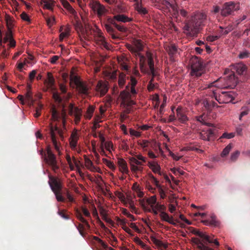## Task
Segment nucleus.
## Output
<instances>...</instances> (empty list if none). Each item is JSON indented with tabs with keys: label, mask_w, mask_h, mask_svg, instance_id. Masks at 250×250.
<instances>
[{
	"label": "nucleus",
	"mask_w": 250,
	"mask_h": 250,
	"mask_svg": "<svg viewBox=\"0 0 250 250\" xmlns=\"http://www.w3.org/2000/svg\"><path fill=\"white\" fill-rule=\"evenodd\" d=\"M137 11L142 15H146L147 13V11L145 8L142 7L141 5H140L138 4L137 6L136 7Z\"/></svg>",
	"instance_id": "nucleus-46"
},
{
	"label": "nucleus",
	"mask_w": 250,
	"mask_h": 250,
	"mask_svg": "<svg viewBox=\"0 0 250 250\" xmlns=\"http://www.w3.org/2000/svg\"><path fill=\"white\" fill-rule=\"evenodd\" d=\"M243 46L246 47L250 48V40L249 38H247L244 39L243 42Z\"/></svg>",
	"instance_id": "nucleus-64"
},
{
	"label": "nucleus",
	"mask_w": 250,
	"mask_h": 250,
	"mask_svg": "<svg viewBox=\"0 0 250 250\" xmlns=\"http://www.w3.org/2000/svg\"><path fill=\"white\" fill-rule=\"evenodd\" d=\"M47 157L45 158L46 163L51 167L52 170L57 173L59 170V166L56 160V156L52 153L50 148L47 150Z\"/></svg>",
	"instance_id": "nucleus-9"
},
{
	"label": "nucleus",
	"mask_w": 250,
	"mask_h": 250,
	"mask_svg": "<svg viewBox=\"0 0 250 250\" xmlns=\"http://www.w3.org/2000/svg\"><path fill=\"white\" fill-rule=\"evenodd\" d=\"M160 216L163 220L173 225H176V223L173 220V217H170L168 214L166 212L162 211L160 214Z\"/></svg>",
	"instance_id": "nucleus-28"
},
{
	"label": "nucleus",
	"mask_w": 250,
	"mask_h": 250,
	"mask_svg": "<svg viewBox=\"0 0 250 250\" xmlns=\"http://www.w3.org/2000/svg\"><path fill=\"white\" fill-rule=\"evenodd\" d=\"M132 52L136 53L140 59V67L142 71H144L146 69V57L142 55L139 52L143 50V46L140 42H138L136 45V48L131 47L129 49Z\"/></svg>",
	"instance_id": "nucleus-10"
},
{
	"label": "nucleus",
	"mask_w": 250,
	"mask_h": 250,
	"mask_svg": "<svg viewBox=\"0 0 250 250\" xmlns=\"http://www.w3.org/2000/svg\"><path fill=\"white\" fill-rule=\"evenodd\" d=\"M149 142L147 140H142L141 142H138V145L140 146L141 147H143L144 148H146L148 146V145L149 144Z\"/></svg>",
	"instance_id": "nucleus-57"
},
{
	"label": "nucleus",
	"mask_w": 250,
	"mask_h": 250,
	"mask_svg": "<svg viewBox=\"0 0 250 250\" xmlns=\"http://www.w3.org/2000/svg\"><path fill=\"white\" fill-rule=\"evenodd\" d=\"M103 162L111 169H114L115 167L114 164L106 159H103Z\"/></svg>",
	"instance_id": "nucleus-52"
},
{
	"label": "nucleus",
	"mask_w": 250,
	"mask_h": 250,
	"mask_svg": "<svg viewBox=\"0 0 250 250\" xmlns=\"http://www.w3.org/2000/svg\"><path fill=\"white\" fill-rule=\"evenodd\" d=\"M204 106L206 107V108H207L208 110H211V104H210V100H205L204 101Z\"/></svg>",
	"instance_id": "nucleus-62"
},
{
	"label": "nucleus",
	"mask_w": 250,
	"mask_h": 250,
	"mask_svg": "<svg viewBox=\"0 0 250 250\" xmlns=\"http://www.w3.org/2000/svg\"><path fill=\"white\" fill-rule=\"evenodd\" d=\"M232 148V145L231 144H229L222 151L221 156L222 157H224L226 156H227L229 152H230V150Z\"/></svg>",
	"instance_id": "nucleus-38"
},
{
	"label": "nucleus",
	"mask_w": 250,
	"mask_h": 250,
	"mask_svg": "<svg viewBox=\"0 0 250 250\" xmlns=\"http://www.w3.org/2000/svg\"><path fill=\"white\" fill-rule=\"evenodd\" d=\"M94 107L92 105H90L88 107L86 113L84 115L85 118L88 120H90L93 115V112L94 111Z\"/></svg>",
	"instance_id": "nucleus-36"
},
{
	"label": "nucleus",
	"mask_w": 250,
	"mask_h": 250,
	"mask_svg": "<svg viewBox=\"0 0 250 250\" xmlns=\"http://www.w3.org/2000/svg\"><path fill=\"white\" fill-rule=\"evenodd\" d=\"M96 90L100 93L101 96H104L108 91L106 83L102 81H99L96 86Z\"/></svg>",
	"instance_id": "nucleus-19"
},
{
	"label": "nucleus",
	"mask_w": 250,
	"mask_h": 250,
	"mask_svg": "<svg viewBox=\"0 0 250 250\" xmlns=\"http://www.w3.org/2000/svg\"><path fill=\"white\" fill-rule=\"evenodd\" d=\"M12 37V31L10 30H9L8 32L6 33L5 37L2 39V44L3 43H5L8 42H9L11 38Z\"/></svg>",
	"instance_id": "nucleus-44"
},
{
	"label": "nucleus",
	"mask_w": 250,
	"mask_h": 250,
	"mask_svg": "<svg viewBox=\"0 0 250 250\" xmlns=\"http://www.w3.org/2000/svg\"><path fill=\"white\" fill-rule=\"evenodd\" d=\"M105 28L107 32L111 36L113 39H116L118 38V37L114 34V30L110 25L105 24Z\"/></svg>",
	"instance_id": "nucleus-32"
},
{
	"label": "nucleus",
	"mask_w": 250,
	"mask_h": 250,
	"mask_svg": "<svg viewBox=\"0 0 250 250\" xmlns=\"http://www.w3.org/2000/svg\"><path fill=\"white\" fill-rule=\"evenodd\" d=\"M104 146L109 151V153H111V149H113V145L111 141L106 142L104 145Z\"/></svg>",
	"instance_id": "nucleus-43"
},
{
	"label": "nucleus",
	"mask_w": 250,
	"mask_h": 250,
	"mask_svg": "<svg viewBox=\"0 0 250 250\" xmlns=\"http://www.w3.org/2000/svg\"><path fill=\"white\" fill-rule=\"evenodd\" d=\"M190 63L191 75L197 77L200 76L203 72V65L201 60L199 58L194 57L191 59Z\"/></svg>",
	"instance_id": "nucleus-6"
},
{
	"label": "nucleus",
	"mask_w": 250,
	"mask_h": 250,
	"mask_svg": "<svg viewBox=\"0 0 250 250\" xmlns=\"http://www.w3.org/2000/svg\"><path fill=\"white\" fill-rule=\"evenodd\" d=\"M237 82L238 79L232 71L230 72L229 76H227L226 78V83L227 87L234 88L236 86Z\"/></svg>",
	"instance_id": "nucleus-15"
},
{
	"label": "nucleus",
	"mask_w": 250,
	"mask_h": 250,
	"mask_svg": "<svg viewBox=\"0 0 250 250\" xmlns=\"http://www.w3.org/2000/svg\"><path fill=\"white\" fill-rule=\"evenodd\" d=\"M240 152L239 150H236L231 154L230 160L231 162H235L238 158Z\"/></svg>",
	"instance_id": "nucleus-45"
},
{
	"label": "nucleus",
	"mask_w": 250,
	"mask_h": 250,
	"mask_svg": "<svg viewBox=\"0 0 250 250\" xmlns=\"http://www.w3.org/2000/svg\"><path fill=\"white\" fill-rule=\"evenodd\" d=\"M59 88H60V90H61L62 94H65L66 93L67 87L65 86V85H64V84L62 83H60L59 84Z\"/></svg>",
	"instance_id": "nucleus-60"
},
{
	"label": "nucleus",
	"mask_w": 250,
	"mask_h": 250,
	"mask_svg": "<svg viewBox=\"0 0 250 250\" xmlns=\"http://www.w3.org/2000/svg\"><path fill=\"white\" fill-rule=\"evenodd\" d=\"M160 2L167 7H170L173 9L174 14L178 13L177 6L174 4V0H160Z\"/></svg>",
	"instance_id": "nucleus-22"
},
{
	"label": "nucleus",
	"mask_w": 250,
	"mask_h": 250,
	"mask_svg": "<svg viewBox=\"0 0 250 250\" xmlns=\"http://www.w3.org/2000/svg\"><path fill=\"white\" fill-rule=\"evenodd\" d=\"M239 4L235 3L233 1H229L224 4L221 9V15L226 17L231 14L232 12L239 9Z\"/></svg>",
	"instance_id": "nucleus-8"
},
{
	"label": "nucleus",
	"mask_w": 250,
	"mask_h": 250,
	"mask_svg": "<svg viewBox=\"0 0 250 250\" xmlns=\"http://www.w3.org/2000/svg\"><path fill=\"white\" fill-rule=\"evenodd\" d=\"M76 216L81 222H85V219L83 217L82 214L78 209L75 210Z\"/></svg>",
	"instance_id": "nucleus-49"
},
{
	"label": "nucleus",
	"mask_w": 250,
	"mask_h": 250,
	"mask_svg": "<svg viewBox=\"0 0 250 250\" xmlns=\"http://www.w3.org/2000/svg\"><path fill=\"white\" fill-rule=\"evenodd\" d=\"M233 69L238 75H245L247 71V67L243 63L240 62L234 64Z\"/></svg>",
	"instance_id": "nucleus-18"
},
{
	"label": "nucleus",
	"mask_w": 250,
	"mask_h": 250,
	"mask_svg": "<svg viewBox=\"0 0 250 250\" xmlns=\"http://www.w3.org/2000/svg\"><path fill=\"white\" fill-rule=\"evenodd\" d=\"M69 35V31L66 29L65 31L62 32L60 35V40L62 41L63 40Z\"/></svg>",
	"instance_id": "nucleus-59"
},
{
	"label": "nucleus",
	"mask_w": 250,
	"mask_h": 250,
	"mask_svg": "<svg viewBox=\"0 0 250 250\" xmlns=\"http://www.w3.org/2000/svg\"><path fill=\"white\" fill-rule=\"evenodd\" d=\"M44 3L43 7L48 10H53V3L51 0H43Z\"/></svg>",
	"instance_id": "nucleus-41"
},
{
	"label": "nucleus",
	"mask_w": 250,
	"mask_h": 250,
	"mask_svg": "<svg viewBox=\"0 0 250 250\" xmlns=\"http://www.w3.org/2000/svg\"><path fill=\"white\" fill-rule=\"evenodd\" d=\"M152 242L161 250H166L167 248V244L164 243L162 241L158 240L154 236H151Z\"/></svg>",
	"instance_id": "nucleus-21"
},
{
	"label": "nucleus",
	"mask_w": 250,
	"mask_h": 250,
	"mask_svg": "<svg viewBox=\"0 0 250 250\" xmlns=\"http://www.w3.org/2000/svg\"><path fill=\"white\" fill-rule=\"evenodd\" d=\"M158 192L160 195L161 198L162 199H164L166 197V193L165 191L163 190L161 186H160L159 188H157Z\"/></svg>",
	"instance_id": "nucleus-63"
},
{
	"label": "nucleus",
	"mask_w": 250,
	"mask_h": 250,
	"mask_svg": "<svg viewBox=\"0 0 250 250\" xmlns=\"http://www.w3.org/2000/svg\"><path fill=\"white\" fill-rule=\"evenodd\" d=\"M59 117V115L57 111L55 108L52 109L51 119L55 121H57Z\"/></svg>",
	"instance_id": "nucleus-48"
},
{
	"label": "nucleus",
	"mask_w": 250,
	"mask_h": 250,
	"mask_svg": "<svg viewBox=\"0 0 250 250\" xmlns=\"http://www.w3.org/2000/svg\"><path fill=\"white\" fill-rule=\"evenodd\" d=\"M114 19L118 21H121L123 22H130L132 21V18H128V17L123 14H118L114 16Z\"/></svg>",
	"instance_id": "nucleus-30"
},
{
	"label": "nucleus",
	"mask_w": 250,
	"mask_h": 250,
	"mask_svg": "<svg viewBox=\"0 0 250 250\" xmlns=\"http://www.w3.org/2000/svg\"><path fill=\"white\" fill-rule=\"evenodd\" d=\"M69 107V114L71 116L74 115L76 123H78L80 121L82 115V110L78 107L74 106L72 104H70Z\"/></svg>",
	"instance_id": "nucleus-14"
},
{
	"label": "nucleus",
	"mask_w": 250,
	"mask_h": 250,
	"mask_svg": "<svg viewBox=\"0 0 250 250\" xmlns=\"http://www.w3.org/2000/svg\"><path fill=\"white\" fill-rule=\"evenodd\" d=\"M146 57L147 59V63L150 69V74L152 75L151 79L153 78L154 79V77L157 76V73L155 71L153 59L152 55L148 52L146 53Z\"/></svg>",
	"instance_id": "nucleus-17"
},
{
	"label": "nucleus",
	"mask_w": 250,
	"mask_h": 250,
	"mask_svg": "<svg viewBox=\"0 0 250 250\" xmlns=\"http://www.w3.org/2000/svg\"><path fill=\"white\" fill-rule=\"evenodd\" d=\"M89 5L99 18L101 17L106 11L105 7L98 1L91 0L89 2Z\"/></svg>",
	"instance_id": "nucleus-11"
},
{
	"label": "nucleus",
	"mask_w": 250,
	"mask_h": 250,
	"mask_svg": "<svg viewBox=\"0 0 250 250\" xmlns=\"http://www.w3.org/2000/svg\"><path fill=\"white\" fill-rule=\"evenodd\" d=\"M79 139V137L77 133H73L71 135V139H70L69 144L70 147L73 150L77 149V142Z\"/></svg>",
	"instance_id": "nucleus-24"
},
{
	"label": "nucleus",
	"mask_w": 250,
	"mask_h": 250,
	"mask_svg": "<svg viewBox=\"0 0 250 250\" xmlns=\"http://www.w3.org/2000/svg\"><path fill=\"white\" fill-rule=\"evenodd\" d=\"M93 239L96 241L99 244H100L104 249H106L107 248V245L98 237L94 236L93 237Z\"/></svg>",
	"instance_id": "nucleus-42"
},
{
	"label": "nucleus",
	"mask_w": 250,
	"mask_h": 250,
	"mask_svg": "<svg viewBox=\"0 0 250 250\" xmlns=\"http://www.w3.org/2000/svg\"><path fill=\"white\" fill-rule=\"evenodd\" d=\"M238 57L240 59H245L250 57V52L249 51L244 49L242 51H240L239 55H238Z\"/></svg>",
	"instance_id": "nucleus-35"
},
{
	"label": "nucleus",
	"mask_w": 250,
	"mask_h": 250,
	"mask_svg": "<svg viewBox=\"0 0 250 250\" xmlns=\"http://www.w3.org/2000/svg\"><path fill=\"white\" fill-rule=\"evenodd\" d=\"M49 178L48 183L52 190L55 195L57 200L59 202H64V198L62 195V186L60 181L58 178L51 175L49 176Z\"/></svg>",
	"instance_id": "nucleus-2"
},
{
	"label": "nucleus",
	"mask_w": 250,
	"mask_h": 250,
	"mask_svg": "<svg viewBox=\"0 0 250 250\" xmlns=\"http://www.w3.org/2000/svg\"><path fill=\"white\" fill-rule=\"evenodd\" d=\"M213 130L208 129L207 131H202L200 133V138L204 140H209L211 136L213 135Z\"/></svg>",
	"instance_id": "nucleus-27"
},
{
	"label": "nucleus",
	"mask_w": 250,
	"mask_h": 250,
	"mask_svg": "<svg viewBox=\"0 0 250 250\" xmlns=\"http://www.w3.org/2000/svg\"><path fill=\"white\" fill-rule=\"evenodd\" d=\"M235 136L234 133H224L223 134L220 139L222 138H227V139H231L233 138Z\"/></svg>",
	"instance_id": "nucleus-55"
},
{
	"label": "nucleus",
	"mask_w": 250,
	"mask_h": 250,
	"mask_svg": "<svg viewBox=\"0 0 250 250\" xmlns=\"http://www.w3.org/2000/svg\"><path fill=\"white\" fill-rule=\"evenodd\" d=\"M242 127H246V125L244 124H240V125H238L236 127V132L237 135H238L239 136H242L243 135V132H242L243 128H242Z\"/></svg>",
	"instance_id": "nucleus-47"
},
{
	"label": "nucleus",
	"mask_w": 250,
	"mask_h": 250,
	"mask_svg": "<svg viewBox=\"0 0 250 250\" xmlns=\"http://www.w3.org/2000/svg\"><path fill=\"white\" fill-rule=\"evenodd\" d=\"M166 50L172 60L173 56L177 52V47L174 44H171L166 47Z\"/></svg>",
	"instance_id": "nucleus-26"
},
{
	"label": "nucleus",
	"mask_w": 250,
	"mask_h": 250,
	"mask_svg": "<svg viewBox=\"0 0 250 250\" xmlns=\"http://www.w3.org/2000/svg\"><path fill=\"white\" fill-rule=\"evenodd\" d=\"M70 83H73L75 84L80 93L84 95L88 94V88L87 85L80 80V78L75 75L73 71L70 72Z\"/></svg>",
	"instance_id": "nucleus-5"
},
{
	"label": "nucleus",
	"mask_w": 250,
	"mask_h": 250,
	"mask_svg": "<svg viewBox=\"0 0 250 250\" xmlns=\"http://www.w3.org/2000/svg\"><path fill=\"white\" fill-rule=\"evenodd\" d=\"M157 198L155 195L152 196L146 199V202L150 205L151 208L154 207L157 204Z\"/></svg>",
	"instance_id": "nucleus-37"
},
{
	"label": "nucleus",
	"mask_w": 250,
	"mask_h": 250,
	"mask_svg": "<svg viewBox=\"0 0 250 250\" xmlns=\"http://www.w3.org/2000/svg\"><path fill=\"white\" fill-rule=\"evenodd\" d=\"M196 235L198 236L199 237L203 239L204 241V243L208 242V243H213L215 245L218 246L219 245V243L217 240H213L211 238V237L209 235H207L206 233L199 231L197 230L196 231Z\"/></svg>",
	"instance_id": "nucleus-16"
},
{
	"label": "nucleus",
	"mask_w": 250,
	"mask_h": 250,
	"mask_svg": "<svg viewBox=\"0 0 250 250\" xmlns=\"http://www.w3.org/2000/svg\"><path fill=\"white\" fill-rule=\"evenodd\" d=\"M153 82V78L151 79L147 85V89L149 92L153 91L158 85L157 83H154Z\"/></svg>",
	"instance_id": "nucleus-40"
},
{
	"label": "nucleus",
	"mask_w": 250,
	"mask_h": 250,
	"mask_svg": "<svg viewBox=\"0 0 250 250\" xmlns=\"http://www.w3.org/2000/svg\"><path fill=\"white\" fill-rule=\"evenodd\" d=\"M62 3L63 6L68 10L71 14H74L75 13V10L66 0H62Z\"/></svg>",
	"instance_id": "nucleus-33"
},
{
	"label": "nucleus",
	"mask_w": 250,
	"mask_h": 250,
	"mask_svg": "<svg viewBox=\"0 0 250 250\" xmlns=\"http://www.w3.org/2000/svg\"><path fill=\"white\" fill-rule=\"evenodd\" d=\"M147 166L154 173H158L160 175H162L160 171L161 167L157 162L155 161L148 162Z\"/></svg>",
	"instance_id": "nucleus-20"
},
{
	"label": "nucleus",
	"mask_w": 250,
	"mask_h": 250,
	"mask_svg": "<svg viewBox=\"0 0 250 250\" xmlns=\"http://www.w3.org/2000/svg\"><path fill=\"white\" fill-rule=\"evenodd\" d=\"M131 166V171L135 173L137 172L138 171H142L143 170V167H139V166L135 165H130Z\"/></svg>",
	"instance_id": "nucleus-51"
},
{
	"label": "nucleus",
	"mask_w": 250,
	"mask_h": 250,
	"mask_svg": "<svg viewBox=\"0 0 250 250\" xmlns=\"http://www.w3.org/2000/svg\"><path fill=\"white\" fill-rule=\"evenodd\" d=\"M192 241L195 243L200 250H214L213 249L208 247L199 238H192Z\"/></svg>",
	"instance_id": "nucleus-23"
},
{
	"label": "nucleus",
	"mask_w": 250,
	"mask_h": 250,
	"mask_svg": "<svg viewBox=\"0 0 250 250\" xmlns=\"http://www.w3.org/2000/svg\"><path fill=\"white\" fill-rule=\"evenodd\" d=\"M85 165L86 167L89 169H91L93 167V163L88 158L85 159Z\"/></svg>",
	"instance_id": "nucleus-58"
},
{
	"label": "nucleus",
	"mask_w": 250,
	"mask_h": 250,
	"mask_svg": "<svg viewBox=\"0 0 250 250\" xmlns=\"http://www.w3.org/2000/svg\"><path fill=\"white\" fill-rule=\"evenodd\" d=\"M95 40L96 44L99 45L101 47H104L107 50L110 49L109 45L105 42V38L103 35V33L99 29H98L95 33Z\"/></svg>",
	"instance_id": "nucleus-12"
},
{
	"label": "nucleus",
	"mask_w": 250,
	"mask_h": 250,
	"mask_svg": "<svg viewBox=\"0 0 250 250\" xmlns=\"http://www.w3.org/2000/svg\"><path fill=\"white\" fill-rule=\"evenodd\" d=\"M65 212V210H59V211H58V214L60 216H61L62 218L65 220H68L69 219V216L68 215L66 214Z\"/></svg>",
	"instance_id": "nucleus-50"
},
{
	"label": "nucleus",
	"mask_w": 250,
	"mask_h": 250,
	"mask_svg": "<svg viewBox=\"0 0 250 250\" xmlns=\"http://www.w3.org/2000/svg\"><path fill=\"white\" fill-rule=\"evenodd\" d=\"M220 38V36H208L207 37V40L208 42H212L218 40Z\"/></svg>",
	"instance_id": "nucleus-61"
},
{
	"label": "nucleus",
	"mask_w": 250,
	"mask_h": 250,
	"mask_svg": "<svg viewBox=\"0 0 250 250\" xmlns=\"http://www.w3.org/2000/svg\"><path fill=\"white\" fill-rule=\"evenodd\" d=\"M240 110L241 112L239 116V120L242 121V118L249 114L250 109L248 106H243L241 107Z\"/></svg>",
	"instance_id": "nucleus-31"
},
{
	"label": "nucleus",
	"mask_w": 250,
	"mask_h": 250,
	"mask_svg": "<svg viewBox=\"0 0 250 250\" xmlns=\"http://www.w3.org/2000/svg\"><path fill=\"white\" fill-rule=\"evenodd\" d=\"M211 91L212 92L210 96L214 97L220 104L229 103L234 99V93L232 91H222L219 96H217L215 90L212 89Z\"/></svg>",
	"instance_id": "nucleus-4"
},
{
	"label": "nucleus",
	"mask_w": 250,
	"mask_h": 250,
	"mask_svg": "<svg viewBox=\"0 0 250 250\" xmlns=\"http://www.w3.org/2000/svg\"><path fill=\"white\" fill-rule=\"evenodd\" d=\"M49 126L50 134L51 136V138L53 145L56 151L58 152V154L60 155L61 152L60 150V145L58 144L57 141L55 131L57 132L58 134L59 135V136L62 139H63V137L62 134V130L60 129L57 126H53L52 123H50Z\"/></svg>",
	"instance_id": "nucleus-7"
},
{
	"label": "nucleus",
	"mask_w": 250,
	"mask_h": 250,
	"mask_svg": "<svg viewBox=\"0 0 250 250\" xmlns=\"http://www.w3.org/2000/svg\"><path fill=\"white\" fill-rule=\"evenodd\" d=\"M206 19L205 14L202 13H195L189 20L185 21L183 27L184 33L190 37L196 36Z\"/></svg>",
	"instance_id": "nucleus-1"
},
{
	"label": "nucleus",
	"mask_w": 250,
	"mask_h": 250,
	"mask_svg": "<svg viewBox=\"0 0 250 250\" xmlns=\"http://www.w3.org/2000/svg\"><path fill=\"white\" fill-rule=\"evenodd\" d=\"M154 208L157 210L161 211V212L162 211H164V210L166 209V207L164 205L160 204L159 203H157L155 205Z\"/></svg>",
	"instance_id": "nucleus-54"
},
{
	"label": "nucleus",
	"mask_w": 250,
	"mask_h": 250,
	"mask_svg": "<svg viewBox=\"0 0 250 250\" xmlns=\"http://www.w3.org/2000/svg\"><path fill=\"white\" fill-rule=\"evenodd\" d=\"M125 83V76H120L118 80V84L121 87H123Z\"/></svg>",
	"instance_id": "nucleus-53"
},
{
	"label": "nucleus",
	"mask_w": 250,
	"mask_h": 250,
	"mask_svg": "<svg viewBox=\"0 0 250 250\" xmlns=\"http://www.w3.org/2000/svg\"><path fill=\"white\" fill-rule=\"evenodd\" d=\"M55 79L50 72L47 73V78L44 81V84L46 86V90H49L53 93V98L56 101L61 103L62 99L57 91L55 86Z\"/></svg>",
	"instance_id": "nucleus-3"
},
{
	"label": "nucleus",
	"mask_w": 250,
	"mask_h": 250,
	"mask_svg": "<svg viewBox=\"0 0 250 250\" xmlns=\"http://www.w3.org/2000/svg\"><path fill=\"white\" fill-rule=\"evenodd\" d=\"M204 224L206 225H211L215 226L218 225V222L216 220V218L214 216H211L210 219L208 220H204L203 221Z\"/></svg>",
	"instance_id": "nucleus-34"
},
{
	"label": "nucleus",
	"mask_w": 250,
	"mask_h": 250,
	"mask_svg": "<svg viewBox=\"0 0 250 250\" xmlns=\"http://www.w3.org/2000/svg\"><path fill=\"white\" fill-rule=\"evenodd\" d=\"M120 97L123 104L127 106H130L135 104V102L131 99V94L126 90H123L120 93Z\"/></svg>",
	"instance_id": "nucleus-13"
},
{
	"label": "nucleus",
	"mask_w": 250,
	"mask_h": 250,
	"mask_svg": "<svg viewBox=\"0 0 250 250\" xmlns=\"http://www.w3.org/2000/svg\"><path fill=\"white\" fill-rule=\"evenodd\" d=\"M176 112L177 118L181 123H184L188 120L187 116L182 112L181 108L178 107L176 109Z\"/></svg>",
	"instance_id": "nucleus-29"
},
{
	"label": "nucleus",
	"mask_w": 250,
	"mask_h": 250,
	"mask_svg": "<svg viewBox=\"0 0 250 250\" xmlns=\"http://www.w3.org/2000/svg\"><path fill=\"white\" fill-rule=\"evenodd\" d=\"M118 164L120 170L122 172L125 174H127L128 173L127 164L124 159L122 158H119L118 159Z\"/></svg>",
	"instance_id": "nucleus-25"
},
{
	"label": "nucleus",
	"mask_w": 250,
	"mask_h": 250,
	"mask_svg": "<svg viewBox=\"0 0 250 250\" xmlns=\"http://www.w3.org/2000/svg\"><path fill=\"white\" fill-rule=\"evenodd\" d=\"M151 179V182L154 184L156 187L157 188H159L161 185L159 183V181L157 180L156 178L152 174L149 175Z\"/></svg>",
	"instance_id": "nucleus-56"
},
{
	"label": "nucleus",
	"mask_w": 250,
	"mask_h": 250,
	"mask_svg": "<svg viewBox=\"0 0 250 250\" xmlns=\"http://www.w3.org/2000/svg\"><path fill=\"white\" fill-rule=\"evenodd\" d=\"M129 161L130 165H135L137 166H142L143 164H142V162L138 160L136 157H131L129 158Z\"/></svg>",
	"instance_id": "nucleus-39"
}]
</instances>
